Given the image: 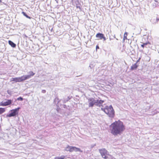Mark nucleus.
I'll use <instances>...</instances> for the list:
<instances>
[{
  "label": "nucleus",
  "mask_w": 159,
  "mask_h": 159,
  "mask_svg": "<svg viewBox=\"0 0 159 159\" xmlns=\"http://www.w3.org/2000/svg\"><path fill=\"white\" fill-rule=\"evenodd\" d=\"M109 127L111 133L114 136L120 135L125 129L123 123L120 120L112 123Z\"/></svg>",
  "instance_id": "obj_1"
},
{
  "label": "nucleus",
  "mask_w": 159,
  "mask_h": 159,
  "mask_svg": "<svg viewBox=\"0 0 159 159\" xmlns=\"http://www.w3.org/2000/svg\"><path fill=\"white\" fill-rule=\"evenodd\" d=\"M89 107H93L94 105L98 107L102 106V104L104 102V101L101 100L96 99L93 98H89L88 99Z\"/></svg>",
  "instance_id": "obj_2"
},
{
  "label": "nucleus",
  "mask_w": 159,
  "mask_h": 159,
  "mask_svg": "<svg viewBox=\"0 0 159 159\" xmlns=\"http://www.w3.org/2000/svg\"><path fill=\"white\" fill-rule=\"evenodd\" d=\"M105 113L108 116L111 118L114 117L115 115V112L111 105L109 106H106V109L105 110Z\"/></svg>",
  "instance_id": "obj_3"
},
{
  "label": "nucleus",
  "mask_w": 159,
  "mask_h": 159,
  "mask_svg": "<svg viewBox=\"0 0 159 159\" xmlns=\"http://www.w3.org/2000/svg\"><path fill=\"white\" fill-rule=\"evenodd\" d=\"M20 109V107H18L14 109H12L10 111V113L7 115V116L11 117L15 116L18 114L19 111Z\"/></svg>",
  "instance_id": "obj_4"
},
{
  "label": "nucleus",
  "mask_w": 159,
  "mask_h": 159,
  "mask_svg": "<svg viewBox=\"0 0 159 159\" xmlns=\"http://www.w3.org/2000/svg\"><path fill=\"white\" fill-rule=\"evenodd\" d=\"M99 152L100 153L102 157L104 159H107V155L108 154V152L105 148L100 149L99 150Z\"/></svg>",
  "instance_id": "obj_5"
},
{
  "label": "nucleus",
  "mask_w": 159,
  "mask_h": 159,
  "mask_svg": "<svg viewBox=\"0 0 159 159\" xmlns=\"http://www.w3.org/2000/svg\"><path fill=\"white\" fill-rule=\"evenodd\" d=\"M12 101L11 100H7L6 101L2 102L0 103V105L1 106H7L11 104Z\"/></svg>",
  "instance_id": "obj_6"
},
{
  "label": "nucleus",
  "mask_w": 159,
  "mask_h": 159,
  "mask_svg": "<svg viewBox=\"0 0 159 159\" xmlns=\"http://www.w3.org/2000/svg\"><path fill=\"white\" fill-rule=\"evenodd\" d=\"M75 3L76 5V8L78 9V11H81V4L80 3L79 1L77 0L75 1Z\"/></svg>",
  "instance_id": "obj_7"
},
{
  "label": "nucleus",
  "mask_w": 159,
  "mask_h": 159,
  "mask_svg": "<svg viewBox=\"0 0 159 159\" xmlns=\"http://www.w3.org/2000/svg\"><path fill=\"white\" fill-rule=\"evenodd\" d=\"M20 82L25 81L29 79V76H27V75H23V76L20 77Z\"/></svg>",
  "instance_id": "obj_8"
},
{
  "label": "nucleus",
  "mask_w": 159,
  "mask_h": 159,
  "mask_svg": "<svg viewBox=\"0 0 159 159\" xmlns=\"http://www.w3.org/2000/svg\"><path fill=\"white\" fill-rule=\"evenodd\" d=\"M157 1L156 0H154L151 2V5L152 7L154 8L156 7L157 5Z\"/></svg>",
  "instance_id": "obj_9"
},
{
  "label": "nucleus",
  "mask_w": 159,
  "mask_h": 159,
  "mask_svg": "<svg viewBox=\"0 0 159 159\" xmlns=\"http://www.w3.org/2000/svg\"><path fill=\"white\" fill-rule=\"evenodd\" d=\"M104 35L102 33H98L96 34V37L100 39H102Z\"/></svg>",
  "instance_id": "obj_10"
},
{
  "label": "nucleus",
  "mask_w": 159,
  "mask_h": 159,
  "mask_svg": "<svg viewBox=\"0 0 159 159\" xmlns=\"http://www.w3.org/2000/svg\"><path fill=\"white\" fill-rule=\"evenodd\" d=\"M11 81H15L16 82H20V77H16L14 78H12L11 79Z\"/></svg>",
  "instance_id": "obj_11"
},
{
  "label": "nucleus",
  "mask_w": 159,
  "mask_h": 159,
  "mask_svg": "<svg viewBox=\"0 0 159 159\" xmlns=\"http://www.w3.org/2000/svg\"><path fill=\"white\" fill-rule=\"evenodd\" d=\"M159 21V18L157 17H156V19H154L152 20V22L153 24H157L158 23V21Z\"/></svg>",
  "instance_id": "obj_12"
},
{
  "label": "nucleus",
  "mask_w": 159,
  "mask_h": 159,
  "mask_svg": "<svg viewBox=\"0 0 159 159\" xmlns=\"http://www.w3.org/2000/svg\"><path fill=\"white\" fill-rule=\"evenodd\" d=\"M28 73L29 74L27 75V76H29V79L31 78L35 74V73H34L32 71H30Z\"/></svg>",
  "instance_id": "obj_13"
},
{
  "label": "nucleus",
  "mask_w": 159,
  "mask_h": 159,
  "mask_svg": "<svg viewBox=\"0 0 159 159\" xmlns=\"http://www.w3.org/2000/svg\"><path fill=\"white\" fill-rule=\"evenodd\" d=\"M9 44L12 47L15 48L16 47V44L11 40L8 41Z\"/></svg>",
  "instance_id": "obj_14"
},
{
  "label": "nucleus",
  "mask_w": 159,
  "mask_h": 159,
  "mask_svg": "<svg viewBox=\"0 0 159 159\" xmlns=\"http://www.w3.org/2000/svg\"><path fill=\"white\" fill-rule=\"evenodd\" d=\"M138 66L136 64V63L133 65L131 67V70H133L136 69Z\"/></svg>",
  "instance_id": "obj_15"
},
{
  "label": "nucleus",
  "mask_w": 159,
  "mask_h": 159,
  "mask_svg": "<svg viewBox=\"0 0 159 159\" xmlns=\"http://www.w3.org/2000/svg\"><path fill=\"white\" fill-rule=\"evenodd\" d=\"M71 146H70L69 145H67V147L66 148V149L65 150L66 151H69L70 152L71 151Z\"/></svg>",
  "instance_id": "obj_16"
},
{
  "label": "nucleus",
  "mask_w": 159,
  "mask_h": 159,
  "mask_svg": "<svg viewBox=\"0 0 159 159\" xmlns=\"http://www.w3.org/2000/svg\"><path fill=\"white\" fill-rule=\"evenodd\" d=\"M22 13L23 14V15L24 16H25L26 18L30 19L31 18V17H30V16H29L27 15L26 14V13L25 12H23V11L22 12Z\"/></svg>",
  "instance_id": "obj_17"
},
{
  "label": "nucleus",
  "mask_w": 159,
  "mask_h": 159,
  "mask_svg": "<svg viewBox=\"0 0 159 159\" xmlns=\"http://www.w3.org/2000/svg\"><path fill=\"white\" fill-rule=\"evenodd\" d=\"M5 109L4 108H0V115L5 111Z\"/></svg>",
  "instance_id": "obj_18"
},
{
  "label": "nucleus",
  "mask_w": 159,
  "mask_h": 159,
  "mask_svg": "<svg viewBox=\"0 0 159 159\" xmlns=\"http://www.w3.org/2000/svg\"><path fill=\"white\" fill-rule=\"evenodd\" d=\"M127 33L126 32H125L124 35V37H123V39L124 40H125V39H127Z\"/></svg>",
  "instance_id": "obj_19"
},
{
  "label": "nucleus",
  "mask_w": 159,
  "mask_h": 159,
  "mask_svg": "<svg viewBox=\"0 0 159 159\" xmlns=\"http://www.w3.org/2000/svg\"><path fill=\"white\" fill-rule=\"evenodd\" d=\"M76 149H75L74 151H75V152H82V151H81L80 148H76Z\"/></svg>",
  "instance_id": "obj_20"
},
{
  "label": "nucleus",
  "mask_w": 159,
  "mask_h": 159,
  "mask_svg": "<svg viewBox=\"0 0 159 159\" xmlns=\"http://www.w3.org/2000/svg\"><path fill=\"white\" fill-rule=\"evenodd\" d=\"M143 43L141 45V46L143 47V48H144L145 47H146V48H147L146 46L147 45L148 43Z\"/></svg>",
  "instance_id": "obj_21"
},
{
  "label": "nucleus",
  "mask_w": 159,
  "mask_h": 159,
  "mask_svg": "<svg viewBox=\"0 0 159 159\" xmlns=\"http://www.w3.org/2000/svg\"><path fill=\"white\" fill-rule=\"evenodd\" d=\"M75 149H76L75 147H73V146H71V149L70 152H72L73 151H74Z\"/></svg>",
  "instance_id": "obj_22"
},
{
  "label": "nucleus",
  "mask_w": 159,
  "mask_h": 159,
  "mask_svg": "<svg viewBox=\"0 0 159 159\" xmlns=\"http://www.w3.org/2000/svg\"><path fill=\"white\" fill-rule=\"evenodd\" d=\"M17 100H20V101H22L23 100V98L20 97H19V98H18L17 99Z\"/></svg>",
  "instance_id": "obj_23"
},
{
  "label": "nucleus",
  "mask_w": 159,
  "mask_h": 159,
  "mask_svg": "<svg viewBox=\"0 0 159 159\" xmlns=\"http://www.w3.org/2000/svg\"><path fill=\"white\" fill-rule=\"evenodd\" d=\"M58 100H59V99H58V98H55L54 99V103H55V102L57 100H58L57 103V105L58 104V103L60 101H59Z\"/></svg>",
  "instance_id": "obj_24"
},
{
  "label": "nucleus",
  "mask_w": 159,
  "mask_h": 159,
  "mask_svg": "<svg viewBox=\"0 0 159 159\" xmlns=\"http://www.w3.org/2000/svg\"><path fill=\"white\" fill-rule=\"evenodd\" d=\"M68 100H66V99L64 100L63 101V102L66 103V102H67L70 99V98H69V97H68Z\"/></svg>",
  "instance_id": "obj_25"
},
{
  "label": "nucleus",
  "mask_w": 159,
  "mask_h": 159,
  "mask_svg": "<svg viewBox=\"0 0 159 159\" xmlns=\"http://www.w3.org/2000/svg\"><path fill=\"white\" fill-rule=\"evenodd\" d=\"M101 109L102 110L105 112V110H106V107L105 108H101Z\"/></svg>",
  "instance_id": "obj_26"
},
{
  "label": "nucleus",
  "mask_w": 159,
  "mask_h": 159,
  "mask_svg": "<svg viewBox=\"0 0 159 159\" xmlns=\"http://www.w3.org/2000/svg\"><path fill=\"white\" fill-rule=\"evenodd\" d=\"M102 39H103V41H105L106 40V39L105 37L104 36H103V38H102Z\"/></svg>",
  "instance_id": "obj_27"
},
{
  "label": "nucleus",
  "mask_w": 159,
  "mask_h": 159,
  "mask_svg": "<svg viewBox=\"0 0 159 159\" xmlns=\"http://www.w3.org/2000/svg\"><path fill=\"white\" fill-rule=\"evenodd\" d=\"M42 92L43 93H44L46 92V90H42Z\"/></svg>",
  "instance_id": "obj_28"
},
{
  "label": "nucleus",
  "mask_w": 159,
  "mask_h": 159,
  "mask_svg": "<svg viewBox=\"0 0 159 159\" xmlns=\"http://www.w3.org/2000/svg\"><path fill=\"white\" fill-rule=\"evenodd\" d=\"M99 47L98 45H97L96 46V49H99Z\"/></svg>",
  "instance_id": "obj_29"
},
{
  "label": "nucleus",
  "mask_w": 159,
  "mask_h": 159,
  "mask_svg": "<svg viewBox=\"0 0 159 159\" xmlns=\"http://www.w3.org/2000/svg\"><path fill=\"white\" fill-rule=\"evenodd\" d=\"M55 0L56 1V2H57V3H58V1L59 0Z\"/></svg>",
  "instance_id": "obj_30"
},
{
  "label": "nucleus",
  "mask_w": 159,
  "mask_h": 159,
  "mask_svg": "<svg viewBox=\"0 0 159 159\" xmlns=\"http://www.w3.org/2000/svg\"><path fill=\"white\" fill-rule=\"evenodd\" d=\"M140 58H139L138 59V60H137V61L136 63H137V62H138V61H139V60H140Z\"/></svg>",
  "instance_id": "obj_31"
},
{
  "label": "nucleus",
  "mask_w": 159,
  "mask_h": 159,
  "mask_svg": "<svg viewBox=\"0 0 159 159\" xmlns=\"http://www.w3.org/2000/svg\"><path fill=\"white\" fill-rule=\"evenodd\" d=\"M66 107V105H64V108H65Z\"/></svg>",
  "instance_id": "obj_32"
},
{
  "label": "nucleus",
  "mask_w": 159,
  "mask_h": 159,
  "mask_svg": "<svg viewBox=\"0 0 159 159\" xmlns=\"http://www.w3.org/2000/svg\"><path fill=\"white\" fill-rule=\"evenodd\" d=\"M112 39L110 37L109 38V40L110 41L111 40H112Z\"/></svg>",
  "instance_id": "obj_33"
},
{
  "label": "nucleus",
  "mask_w": 159,
  "mask_h": 159,
  "mask_svg": "<svg viewBox=\"0 0 159 159\" xmlns=\"http://www.w3.org/2000/svg\"><path fill=\"white\" fill-rule=\"evenodd\" d=\"M114 38H116V37H115V35H114Z\"/></svg>",
  "instance_id": "obj_34"
},
{
  "label": "nucleus",
  "mask_w": 159,
  "mask_h": 159,
  "mask_svg": "<svg viewBox=\"0 0 159 159\" xmlns=\"http://www.w3.org/2000/svg\"><path fill=\"white\" fill-rule=\"evenodd\" d=\"M2 2V1L1 0H0V3L1 2Z\"/></svg>",
  "instance_id": "obj_35"
},
{
  "label": "nucleus",
  "mask_w": 159,
  "mask_h": 159,
  "mask_svg": "<svg viewBox=\"0 0 159 159\" xmlns=\"http://www.w3.org/2000/svg\"><path fill=\"white\" fill-rule=\"evenodd\" d=\"M68 98H67V99L66 100H68Z\"/></svg>",
  "instance_id": "obj_36"
},
{
  "label": "nucleus",
  "mask_w": 159,
  "mask_h": 159,
  "mask_svg": "<svg viewBox=\"0 0 159 159\" xmlns=\"http://www.w3.org/2000/svg\"><path fill=\"white\" fill-rule=\"evenodd\" d=\"M116 39L117 40H118L117 39Z\"/></svg>",
  "instance_id": "obj_37"
}]
</instances>
